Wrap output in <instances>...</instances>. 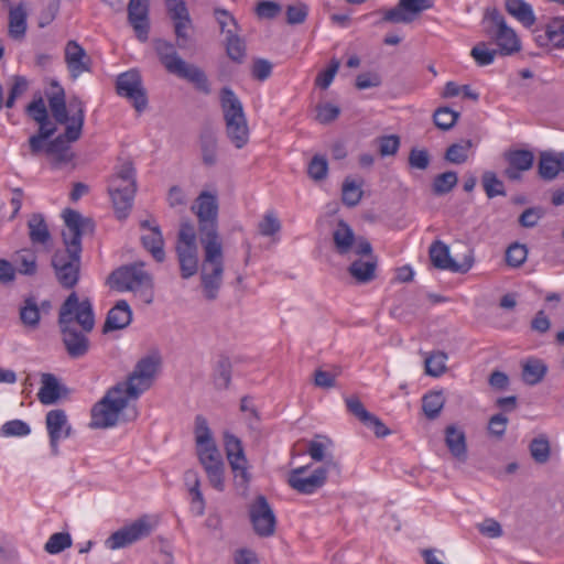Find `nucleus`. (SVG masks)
<instances>
[{
  "mask_svg": "<svg viewBox=\"0 0 564 564\" xmlns=\"http://www.w3.org/2000/svg\"><path fill=\"white\" fill-rule=\"evenodd\" d=\"M160 367L155 357L140 359L127 380L118 382L107 390L106 394L91 409L90 426L108 429L117 425L130 400L139 397L152 386Z\"/></svg>",
  "mask_w": 564,
  "mask_h": 564,
  "instance_id": "1",
  "label": "nucleus"
},
{
  "mask_svg": "<svg viewBox=\"0 0 564 564\" xmlns=\"http://www.w3.org/2000/svg\"><path fill=\"white\" fill-rule=\"evenodd\" d=\"M198 219L199 242L204 250L202 283L204 294L212 301L217 297L224 271L223 242L218 234V203L216 195L202 192L192 206Z\"/></svg>",
  "mask_w": 564,
  "mask_h": 564,
  "instance_id": "2",
  "label": "nucleus"
},
{
  "mask_svg": "<svg viewBox=\"0 0 564 564\" xmlns=\"http://www.w3.org/2000/svg\"><path fill=\"white\" fill-rule=\"evenodd\" d=\"M65 229L62 232L64 248L52 257V267L57 282L64 289H73L80 275L82 237L91 235L95 223L74 209L63 213Z\"/></svg>",
  "mask_w": 564,
  "mask_h": 564,
  "instance_id": "3",
  "label": "nucleus"
},
{
  "mask_svg": "<svg viewBox=\"0 0 564 564\" xmlns=\"http://www.w3.org/2000/svg\"><path fill=\"white\" fill-rule=\"evenodd\" d=\"M54 87L56 90L48 97V106L55 121L65 124V132L48 142L46 154L52 159L54 167L59 169L74 159L69 144L82 135L85 107L78 97L70 98L67 107L63 88L58 85Z\"/></svg>",
  "mask_w": 564,
  "mask_h": 564,
  "instance_id": "4",
  "label": "nucleus"
},
{
  "mask_svg": "<svg viewBox=\"0 0 564 564\" xmlns=\"http://www.w3.org/2000/svg\"><path fill=\"white\" fill-rule=\"evenodd\" d=\"M58 326L67 355L73 359L84 357L90 347L86 334L95 326L91 302L79 301L77 293L72 292L59 307Z\"/></svg>",
  "mask_w": 564,
  "mask_h": 564,
  "instance_id": "5",
  "label": "nucleus"
},
{
  "mask_svg": "<svg viewBox=\"0 0 564 564\" xmlns=\"http://www.w3.org/2000/svg\"><path fill=\"white\" fill-rule=\"evenodd\" d=\"M195 440L197 456L209 484L218 491L225 488V464L223 456L213 438L207 420L197 415L195 419Z\"/></svg>",
  "mask_w": 564,
  "mask_h": 564,
  "instance_id": "6",
  "label": "nucleus"
},
{
  "mask_svg": "<svg viewBox=\"0 0 564 564\" xmlns=\"http://www.w3.org/2000/svg\"><path fill=\"white\" fill-rule=\"evenodd\" d=\"M107 284L118 292H141L147 304L153 300L152 276L144 271L142 262L121 265L113 270L107 278Z\"/></svg>",
  "mask_w": 564,
  "mask_h": 564,
  "instance_id": "7",
  "label": "nucleus"
},
{
  "mask_svg": "<svg viewBox=\"0 0 564 564\" xmlns=\"http://www.w3.org/2000/svg\"><path fill=\"white\" fill-rule=\"evenodd\" d=\"M116 215L124 219L132 207L133 197L137 191L135 171L132 162H123L117 173L112 176L108 187Z\"/></svg>",
  "mask_w": 564,
  "mask_h": 564,
  "instance_id": "8",
  "label": "nucleus"
},
{
  "mask_svg": "<svg viewBox=\"0 0 564 564\" xmlns=\"http://www.w3.org/2000/svg\"><path fill=\"white\" fill-rule=\"evenodd\" d=\"M155 51L160 62L166 70L173 75L193 83L198 89L208 93L207 78L202 69L193 64L186 63L176 53L174 45L170 42L159 40L155 42Z\"/></svg>",
  "mask_w": 564,
  "mask_h": 564,
  "instance_id": "9",
  "label": "nucleus"
},
{
  "mask_svg": "<svg viewBox=\"0 0 564 564\" xmlns=\"http://www.w3.org/2000/svg\"><path fill=\"white\" fill-rule=\"evenodd\" d=\"M220 102L227 137L237 149H241L247 143V122L242 104L229 88L221 90Z\"/></svg>",
  "mask_w": 564,
  "mask_h": 564,
  "instance_id": "10",
  "label": "nucleus"
},
{
  "mask_svg": "<svg viewBox=\"0 0 564 564\" xmlns=\"http://www.w3.org/2000/svg\"><path fill=\"white\" fill-rule=\"evenodd\" d=\"M181 275L188 279L197 273L198 270V250L196 243V232L192 224L181 225L177 241L175 246Z\"/></svg>",
  "mask_w": 564,
  "mask_h": 564,
  "instance_id": "11",
  "label": "nucleus"
},
{
  "mask_svg": "<svg viewBox=\"0 0 564 564\" xmlns=\"http://www.w3.org/2000/svg\"><path fill=\"white\" fill-rule=\"evenodd\" d=\"M224 445L227 460L234 474L236 489L241 496H245L247 494V459L242 442L234 434L225 432Z\"/></svg>",
  "mask_w": 564,
  "mask_h": 564,
  "instance_id": "12",
  "label": "nucleus"
},
{
  "mask_svg": "<svg viewBox=\"0 0 564 564\" xmlns=\"http://www.w3.org/2000/svg\"><path fill=\"white\" fill-rule=\"evenodd\" d=\"M249 522L256 535L268 539L274 535L276 530V516L267 498L258 495L249 503Z\"/></svg>",
  "mask_w": 564,
  "mask_h": 564,
  "instance_id": "13",
  "label": "nucleus"
},
{
  "mask_svg": "<svg viewBox=\"0 0 564 564\" xmlns=\"http://www.w3.org/2000/svg\"><path fill=\"white\" fill-rule=\"evenodd\" d=\"M432 264L440 270H446L454 273H467L475 263L474 250L466 247V252L460 261L451 257L449 248L444 242L434 241L429 250Z\"/></svg>",
  "mask_w": 564,
  "mask_h": 564,
  "instance_id": "14",
  "label": "nucleus"
},
{
  "mask_svg": "<svg viewBox=\"0 0 564 564\" xmlns=\"http://www.w3.org/2000/svg\"><path fill=\"white\" fill-rule=\"evenodd\" d=\"M154 523L149 516H142L135 521L113 532L107 540L109 550H118L129 546L151 534Z\"/></svg>",
  "mask_w": 564,
  "mask_h": 564,
  "instance_id": "15",
  "label": "nucleus"
},
{
  "mask_svg": "<svg viewBox=\"0 0 564 564\" xmlns=\"http://www.w3.org/2000/svg\"><path fill=\"white\" fill-rule=\"evenodd\" d=\"M308 465L289 471L286 482L295 491L311 495L322 488L327 480V467H317L308 474Z\"/></svg>",
  "mask_w": 564,
  "mask_h": 564,
  "instance_id": "16",
  "label": "nucleus"
},
{
  "mask_svg": "<svg viewBox=\"0 0 564 564\" xmlns=\"http://www.w3.org/2000/svg\"><path fill=\"white\" fill-rule=\"evenodd\" d=\"M487 18L492 23L488 33L492 36L502 55H511L521 48L520 40L516 31L508 25L506 19L497 11L487 13Z\"/></svg>",
  "mask_w": 564,
  "mask_h": 564,
  "instance_id": "17",
  "label": "nucleus"
},
{
  "mask_svg": "<svg viewBox=\"0 0 564 564\" xmlns=\"http://www.w3.org/2000/svg\"><path fill=\"white\" fill-rule=\"evenodd\" d=\"M333 241L338 254L352 258L355 253H365L371 250L370 242L364 237H356L348 224L340 220L333 231Z\"/></svg>",
  "mask_w": 564,
  "mask_h": 564,
  "instance_id": "18",
  "label": "nucleus"
},
{
  "mask_svg": "<svg viewBox=\"0 0 564 564\" xmlns=\"http://www.w3.org/2000/svg\"><path fill=\"white\" fill-rule=\"evenodd\" d=\"M117 93L128 98L138 112L143 111L148 106V98L142 87V79L137 70H129L118 76Z\"/></svg>",
  "mask_w": 564,
  "mask_h": 564,
  "instance_id": "19",
  "label": "nucleus"
},
{
  "mask_svg": "<svg viewBox=\"0 0 564 564\" xmlns=\"http://www.w3.org/2000/svg\"><path fill=\"white\" fill-rule=\"evenodd\" d=\"M350 260L348 273L356 283L367 284L376 279L378 259L373 254L372 249L369 252L355 253Z\"/></svg>",
  "mask_w": 564,
  "mask_h": 564,
  "instance_id": "20",
  "label": "nucleus"
},
{
  "mask_svg": "<svg viewBox=\"0 0 564 564\" xmlns=\"http://www.w3.org/2000/svg\"><path fill=\"white\" fill-rule=\"evenodd\" d=\"M46 430L50 436V445L53 455L58 454V443L63 438L70 435L72 427L68 424L67 416L64 410L55 409L46 413L45 417Z\"/></svg>",
  "mask_w": 564,
  "mask_h": 564,
  "instance_id": "21",
  "label": "nucleus"
},
{
  "mask_svg": "<svg viewBox=\"0 0 564 564\" xmlns=\"http://www.w3.org/2000/svg\"><path fill=\"white\" fill-rule=\"evenodd\" d=\"M149 0H130L128 4V20L137 37L145 42L149 37Z\"/></svg>",
  "mask_w": 564,
  "mask_h": 564,
  "instance_id": "22",
  "label": "nucleus"
},
{
  "mask_svg": "<svg viewBox=\"0 0 564 564\" xmlns=\"http://www.w3.org/2000/svg\"><path fill=\"white\" fill-rule=\"evenodd\" d=\"M65 63L73 79L90 72L91 59L86 51L76 42L69 41L65 46Z\"/></svg>",
  "mask_w": 564,
  "mask_h": 564,
  "instance_id": "23",
  "label": "nucleus"
},
{
  "mask_svg": "<svg viewBox=\"0 0 564 564\" xmlns=\"http://www.w3.org/2000/svg\"><path fill=\"white\" fill-rule=\"evenodd\" d=\"M508 163L503 174L510 181H519L521 174L529 171L534 163V155L529 150H514L505 154Z\"/></svg>",
  "mask_w": 564,
  "mask_h": 564,
  "instance_id": "24",
  "label": "nucleus"
},
{
  "mask_svg": "<svg viewBox=\"0 0 564 564\" xmlns=\"http://www.w3.org/2000/svg\"><path fill=\"white\" fill-rule=\"evenodd\" d=\"M332 441L327 437L317 435L312 441L307 442L306 452L314 462H323L322 467L329 469H337L338 463L335 460L334 455L330 452Z\"/></svg>",
  "mask_w": 564,
  "mask_h": 564,
  "instance_id": "25",
  "label": "nucleus"
},
{
  "mask_svg": "<svg viewBox=\"0 0 564 564\" xmlns=\"http://www.w3.org/2000/svg\"><path fill=\"white\" fill-rule=\"evenodd\" d=\"M132 319V312L127 301L120 300L108 312L106 322L104 324V333L111 330L122 329L127 327Z\"/></svg>",
  "mask_w": 564,
  "mask_h": 564,
  "instance_id": "26",
  "label": "nucleus"
},
{
  "mask_svg": "<svg viewBox=\"0 0 564 564\" xmlns=\"http://www.w3.org/2000/svg\"><path fill=\"white\" fill-rule=\"evenodd\" d=\"M445 444L454 458L460 463L467 460L466 435L462 429L448 425L445 429Z\"/></svg>",
  "mask_w": 564,
  "mask_h": 564,
  "instance_id": "27",
  "label": "nucleus"
},
{
  "mask_svg": "<svg viewBox=\"0 0 564 564\" xmlns=\"http://www.w3.org/2000/svg\"><path fill=\"white\" fill-rule=\"evenodd\" d=\"M539 175L545 181L554 180L560 172H564L563 152H543L539 160Z\"/></svg>",
  "mask_w": 564,
  "mask_h": 564,
  "instance_id": "28",
  "label": "nucleus"
},
{
  "mask_svg": "<svg viewBox=\"0 0 564 564\" xmlns=\"http://www.w3.org/2000/svg\"><path fill=\"white\" fill-rule=\"evenodd\" d=\"M41 383L37 398L42 404H53L63 393L67 392V389L61 386L57 378L52 373H43Z\"/></svg>",
  "mask_w": 564,
  "mask_h": 564,
  "instance_id": "29",
  "label": "nucleus"
},
{
  "mask_svg": "<svg viewBox=\"0 0 564 564\" xmlns=\"http://www.w3.org/2000/svg\"><path fill=\"white\" fill-rule=\"evenodd\" d=\"M19 318L22 325L31 330L37 329L41 322V313L37 299L34 295H28L19 306Z\"/></svg>",
  "mask_w": 564,
  "mask_h": 564,
  "instance_id": "30",
  "label": "nucleus"
},
{
  "mask_svg": "<svg viewBox=\"0 0 564 564\" xmlns=\"http://www.w3.org/2000/svg\"><path fill=\"white\" fill-rule=\"evenodd\" d=\"M507 12L525 28H531L535 21V14L530 3L524 0H506Z\"/></svg>",
  "mask_w": 564,
  "mask_h": 564,
  "instance_id": "31",
  "label": "nucleus"
},
{
  "mask_svg": "<svg viewBox=\"0 0 564 564\" xmlns=\"http://www.w3.org/2000/svg\"><path fill=\"white\" fill-rule=\"evenodd\" d=\"M141 242L158 262L164 261V239L159 225L150 227V232L142 235Z\"/></svg>",
  "mask_w": 564,
  "mask_h": 564,
  "instance_id": "32",
  "label": "nucleus"
},
{
  "mask_svg": "<svg viewBox=\"0 0 564 564\" xmlns=\"http://www.w3.org/2000/svg\"><path fill=\"white\" fill-rule=\"evenodd\" d=\"M26 10L22 3L9 10V35L14 40H22L26 31Z\"/></svg>",
  "mask_w": 564,
  "mask_h": 564,
  "instance_id": "33",
  "label": "nucleus"
},
{
  "mask_svg": "<svg viewBox=\"0 0 564 564\" xmlns=\"http://www.w3.org/2000/svg\"><path fill=\"white\" fill-rule=\"evenodd\" d=\"M547 371L546 365L538 358H528L522 362V380L534 386L543 380Z\"/></svg>",
  "mask_w": 564,
  "mask_h": 564,
  "instance_id": "34",
  "label": "nucleus"
},
{
  "mask_svg": "<svg viewBox=\"0 0 564 564\" xmlns=\"http://www.w3.org/2000/svg\"><path fill=\"white\" fill-rule=\"evenodd\" d=\"M28 228L33 245H46L51 240L48 227L41 214H33L30 217Z\"/></svg>",
  "mask_w": 564,
  "mask_h": 564,
  "instance_id": "35",
  "label": "nucleus"
},
{
  "mask_svg": "<svg viewBox=\"0 0 564 564\" xmlns=\"http://www.w3.org/2000/svg\"><path fill=\"white\" fill-rule=\"evenodd\" d=\"M13 263L20 274L32 276L37 272L36 254L30 249L15 252Z\"/></svg>",
  "mask_w": 564,
  "mask_h": 564,
  "instance_id": "36",
  "label": "nucleus"
},
{
  "mask_svg": "<svg viewBox=\"0 0 564 564\" xmlns=\"http://www.w3.org/2000/svg\"><path fill=\"white\" fill-rule=\"evenodd\" d=\"M362 182H357L351 177H346L341 187V198L344 204L354 207L359 204L362 197Z\"/></svg>",
  "mask_w": 564,
  "mask_h": 564,
  "instance_id": "37",
  "label": "nucleus"
},
{
  "mask_svg": "<svg viewBox=\"0 0 564 564\" xmlns=\"http://www.w3.org/2000/svg\"><path fill=\"white\" fill-rule=\"evenodd\" d=\"M445 403V398L441 391L430 392L422 400V409L429 419L438 416Z\"/></svg>",
  "mask_w": 564,
  "mask_h": 564,
  "instance_id": "38",
  "label": "nucleus"
},
{
  "mask_svg": "<svg viewBox=\"0 0 564 564\" xmlns=\"http://www.w3.org/2000/svg\"><path fill=\"white\" fill-rule=\"evenodd\" d=\"M280 229L281 223L278 216L272 212L267 213L257 225L258 234L263 237H271L272 241L278 240L276 235Z\"/></svg>",
  "mask_w": 564,
  "mask_h": 564,
  "instance_id": "39",
  "label": "nucleus"
},
{
  "mask_svg": "<svg viewBox=\"0 0 564 564\" xmlns=\"http://www.w3.org/2000/svg\"><path fill=\"white\" fill-rule=\"evenodd\" d=\"M231 379V362L227 357H220L216 364L214 383L217 389H227Z\"/></svg>",
  "mask_w": 564,
  "mask_h": 564,
  "instance_id": "40",
  "label": "nucleus"
},
{
  "mask_svg": "<svg viewBox=\"0 0 564 564\" xmlns=\"http://www.w3.org/2000/svg\"><path fill=\"white\" fill-rule=\"evenodd\" d=\"M203 161L207 165L216 163L217 139L212 131H205L200 137Z\"/></svg>",
  "mask_w": 564,
  "mask_h": 564,
  "instance_id": "41",
  "label": "nucleus"
},
{
  "mask_svg": "<svg viewBox=\"0 0 564 564\" xmlns=\"http://www.w3.org/2000/svg\"><path fill=\"white\" fill-rule=\"evenodd\" d=\"M459 118V112L448 108L441 107L435 110L433 115L434 123L441 130H449L452 129Z\"/></svg>",
  "mask_w": 564,
  "mask_h": 564,
  "instance_id": "42",
  "label": "nucleus"
},
{
  "mask_svg": "<svg viewBox=\"0 0 564 564\" xmlns=\"http://www.w3.org/2000/svg\"><path fill=\"white\" fill-rule=\"evenodd\" d=\"M447 355L434 351L425 358V372L432 377H440L446 371Z\"/></svg>",
  "mask_w": 564,
  "mask_h": 564,
  "instance_id": "43",
  "label": "nucleus"
},
{
  "mask_svg": "<svg viewBox=\"0 0 564 564\" xmlns=\"http://www.w3.org/2000/svg\"><path fill=\"white\" fill-rule=\"evenodd\" d=\"M529 447L530 454L536 463L543 464L550 458V443L545 435L533 438Z\"/></svg>",
  "mask_w": 564,
  "mask_h": 564,
  "instance_id": "44",
  "label": "nucleus"
},
{
  "mask_svg": "<svg viewBox=\"0 0 564 564\" xmlns=\"http://www.w3.org/2000/svg\"><path fill=\"white\" fill-rule=\"evenodd\" d=\"M457 181V174L453 171L437 175L432 185L434 194L444 195L449 193L456 186Z\"/></svg>",
  "mask_w": 564,
  "mask_h": 564,
  "instance_id": "45",
  "label": "nucleus"
},
{
  "mask_svg": "<svg viewBox=\"0 0 564 564\" xmlns=\"http://www.w3.org/2000/svg\"><path fill=\"white\" fill-rule=\"evenodd\" d=\"M545 34L556 47L564 46V18H554L546 25Z\"/></svg>",
  "mask_w": 564,
  "mask_h": 564,
  "instance_id": "46",
  "label": "nucleus"
},
{
  "mask_svg": "<svg viewBox=\"0 0 564 564\" xmlns=\"http://www.w3.org/2000/svg\"><path fill=\"white\" fill-rule=\"evenodd\" d=\"M473 143L470 140L464 143L452 144L445 153V159L454 164H462L467 161L468 152L471 149Z\"/></svg>",
  "mask_w": 564,
  "mask_h": 564,
  "instance_id": "47",
  "label": "nucleus"
},
{
  "mask_svg": "<svg viewBox=\"0 0 564 564\" xmlns=\"http://www.w3.org/2000/svg\"><path fill=\"white\" fill-rule=\"evenodd\" d=\"M72 545V538L67 532H57L50 536L44 550L50 554H58Z\"/></svg>",
  "mask_w": 564,
  "mask_h": 564,
  "instance_id": "48",
  "label": "nucleus"
},
{
  "mask_svg": "<svg viewBox=\"0 0 564 564\" xmlns=\"http://www.w3.org/2000/svg\"><path fill=\"white\" fill-rule=\"evenodd\" d=\"M508 423L509 419L505 414L498 413L492 415L489 419L487 426L489 436L496 441H501L506 434Z\"/></svg>",
  "mask_w": 564,
  "mask_h": 564,
  "instance_id": "49",
  "label": "nucleus"
},
{
  "mask_svg": "<svg viewBox=\"0 0 564 564\" xmlns=\"http://www.w3.org/2000/svg\"><path fill=\"white\" fill-rule=\"evenodd\" d=\"M470 55L479 66H487L495 61L497 51L489 48L485 42H480L471 48Z\"/></svg>",
  "mask_w": 564,
  "mask_h": 564,
  "instance_id": "50",
  "label": "nucleus"
},
{
  "mask_svg": "<svg viewBox=\"0 0 564 564\" xmlns=\"http://www.w3.org/2000/svg\"><path fill=\"white\" fill-rule=\"evenodd\" d=\"M173 22L177 46L180 48L188 47L191 43V36L188 31L192 29L191 18H184V20H174Z\"/></svg>",
  "mask_w": 564,
  "mask_h": 564,
  "instance_id": "51",
  "label": "nucleus"
},
{
  "mask_svg": "<svg viewBox=\"0 0 564 564\" xmlns=\"http://www.w3.org/2000/svg\"><path fill=\"white\" fill-rule=\"evenodd\" d=\"M282 12V7L275 1H260L254 7L259 20H273Z\"/></svg>",
  "mask_w": 564,
  "mask_h": 564,
  "instance_id": "52",
  "label": "nucleus"
},
{
  "mask_svg": "<svg viewBox=\"0 0 564 564\" xmlns=\"http://www.w3.org/2000/svg\"><path fill=\"white\" fill-rule=\"evenodd\" d=\"M327 172L328 163L325 156L322 155H315L307 166L308 176L316 182L325 180Z\"/></svg>",
  "mask_w": 564,
  "mask_h": 564,
  "instance_id": "53",
  "label": "nucleus"
},
{
  "mask_svg": "<svg viewBox=\"0 0 564 564\" xmlns=\"http://www.w3.org/2000/svg\"><path fill=\"white\" fill-rule=\"evenodd\" d=\"M484 189L489 198L495 196L505 195L503 183L497 177L494 172H485L482 175Z\"/></svg>",
  "mask_w": 564,
  "mask_h": 564,
  "instance_id": "54",
  "label": "nucleus"
},
{
  "mask_svg": "<svg viewBox=\"0 0 564 564\" xmlns=\"http://www.w3.org/2000/svg\"><path fill=\"white\" fill-rule=\"evenodd\" d=\"M528 250L524 245L513 243L506 251V261L510 267L518 268L524 263Z\"/></svg>",
  "mask_w": 564,
  "mask_h": 564,
  "instance_id": "55",
  "label": "nucleus"
},
{
  "mask_svg": "<svg viewBox=\"0 0 564 564\" xmlns=\"http://www.w3.org/2000/svg\"><path fill=\"white\" fill-rule=\"evenodd\" d=\"M226 41L227 53L229 57L234 61L241 62L245 56V45L238 37L234 35V30H227Z\"/></svg>",
  "mask_w": 564,
  "mask_h": 564,
  "instance_id": "56",
  "label": "nucleus"
},
{
  "mask_svg": "<svg viewBox=\"0 0 564 564\" xmlns=\"http://www.w3.org/2000/svg\"><path fill=\"white\" fill-rule=\"evenodd\" d=\"M273 69V64L265 58H254L251 65V75L258 82L267 80Z\"/></svg>",
  "mask_w": 564,
  "mask_h": 564,
  "instance_id": "57",
  "label": "nucleus"
},
{
  "mask_svg": "<svg viewBox=\"0 0 564 564\" xmlns=\"http://www.w3.org/2000/svg\"><path fill=\"white\" fill-rule=\"evenodd\" d=\"M383 21L393 23H410L414 17L401 6V1L395 8L383 11Z\"/></svg>",
  "mask_w": 564,
  "mask_h": 564,
  "instance_id": "58",
  "label": "nucleus"
},
{
  "mask_svg": "<svg viewBox=\"0 0 564 564\" xmlns=\"http://www.w3.org/2000/svg\"><path fill=\"white\" fill-rule=\"evenodd\" d=\"M2 436H25L31 432L30 426L21 420H12L1 426Z\"/></svg>",
  "mask_w": 564,
  "mask_h": 564,
  "instance_id": "59",
  "label": "nucleus"
},
{
  "mask_svg": "<svg viewBox=\"0 0 564 564\" xmlns=\"http://www.w3.org/2000/svg\"><path fill=\"white\" fill-rule=\"evenodd\" d=\"M339 65L338 59H332L329 67L317 75L315 85L322 89L328 88L338 72Z\"/></svg>",
  "mask_w": 564,
  "mask_h": 564,
  "instance_id": "60",
  "label": "nucleus"
},
{
  "mask_svg": "<svg viewBox=\"0 0 564 564\" xmlns=\"http://www.w3.org/2000/svg\"><path fill=\"white\" fill-rule=\"evenodd\" d=\"M409 164L412 169L426 170L430 164V154L425 149H412L409 154Z\"/></svg>",
  "mask_w": 564,
  "mask_h": 564,
  "instance_id": "61",
  "label": "nucleus"
},
{
  "mask_svg": "<svg viewBox=\"0 0 564 564\" xmlns=\"http://www.w3.org/2000/svg\"><path fill=\"white\" fill-rule=\"evenodd\" d=\"M400 148V138L395 134L379 139V152L381 156L394 155Z\"/></svg>",
  "mask_w": 564,
  "mask_h": 564,
  "instance_id": "62",
  "label": "nucleus"
},
{
  "mask_svg": "<svg viewBox=\"0 0 564 564\" xmlns=\"http://www.w3.org/2000/svg\"><path fill=\"white\" fill-rule=\"evenodd\" d=\"M170 18L174 20H184L191 18L186 3L183 0H165Z\"/></svg>",
  "mask_w": 564,
  "mask_h": 564,
  "instance_id": "63",
  "label": "nucleus"
},
{
  "mask_svg": "<svg viewBox=\"0 0 564 564\" xmlns=\"http://www.w3.org/2000/svg\"><path fill=\"white\" fill-rule=\"evenodd\" d=\"M30 117L36 122L47 121L48 115L44 100L40 97L33 100L26 108Z\"/></svg>",
  "mask_w": 564,
  "mask_h": 564,
  "instance_id": "64",
  "label": "nucleus"
}]
</instances>
